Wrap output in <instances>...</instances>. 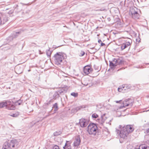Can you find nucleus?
Returning a JSON list of instances; mask_svg holds the SVG:
<instances>
[{
	"label": "nucleus",
	"mask_w": 149,
	"mask_h": 149,
	"mask_svg": "<svg viewBox=\"0 0 149 149\" xmlns=\"http://www.w3.org/2000/svg\"><path fill=\"white\" fill-rule=\"evenodd\" d=\"M98 116L96 114L94 113H93L92 115V118H97Z\"/></svg>",
	"instance_id": "nucleus-28"
},
{
	"label": "nucleus",
	"mask_w": 149,
	"mask_h": 149,
	"mask_svg": "<svg viewBox=\"0 0 149 149\" xmlns=\"http://www.w3.org/2000/svg\"><path fill=\"white\" fill-rule=\"evenodd\" d=\"M71 95L74 97H76L78 96V94L77 93H75L74 92H72L71 93Z\"/></svg>",
	"instance_id": "nucleus-27"
},
{
	"label": "nucleus",
	"mask_w": 149,
	"mask_h": 149,
	"mask_svg": "<svg viewBox=\"0 0 149 149\" xmlns=\"http://www.w3.org/2000/svg\"><path fill=\"white\" fill-rule=\"evenodd\" d=\"M105 117V114H104L101 116V118L97 120L98 122L101 125H102L106 119Z\"/></svg>",
	"instance_id": "nucleus-13"
},
{
	"label": "nucleus",
	"mask_w": 149,
	"mask_h": 149,
	"mask_svg": "<svg viewBox=\"0 0 149 149\" xmlns=\"http://www.w3.org/2000/svg\"><path fill=\"white\" fill-rule=\"evenodd\" d=\"M53 58L56 63L57 65L60 64L64 59V57L62 53L61 52H57L54 55Z\"/></svg>",
	"instance_id": "nucleus-4"
},
{
	"label": "nucleus",
	"mask_w": 149,
	"mask_h": 149,
	"mask_svg": "<svg viewBox=\"0 0 149 149\" xmlns=\"http://www.w3.org/2000/svg\"><path fill=\"white\" fill-rule=\"evenodd\" d=\"M94 68L95 70H98V72L100 71L101 69V68L99 69L98 66L96 65H94Z\"/></svg>",
	"instance_id": "nucleus-24"
},
{
	"label": "nucleus",
	"mask_w": 149,
	"mask_h": 149,
	"mask_svg": "<svg viewBox=\"0 0 149 149\" xmlns=\"http://www.w3.org/2000/svg\"><path fill=\"white\" fill-rule=\"evenodd\" d=\"M121 101V100H119V101H116V102L117 103H118L119 102H120Z\"/></svg>",
	"instance_id": "nucleus-41"
},
{
	"label": "nucleus",
	"mask_w": 149,
	"mask_h": 149,
	"mask_svg": "<svg viewBox=\"0 0 149 149\" xmlns=\"http://www.w3.org/2000/svg\"><path fill=\"white\" fill-rule=\"evenodd\" d=\"M134 149H140V148H135Z\"/></svg>",
	"instance_id": "nucleus-49"
},
{
	"label": "nucleus",
	"mask_w": 149,
	"mask_h": 149,
	"mask_svg": "<svg viewBox=\"0 0 149 149\" xmlns=\"http://www.w3.org/2000/svg\"><path fill=\"white\" fill-rule=\"evenodd\" d=\"M123 68H120V69H118V71L120 70H122V69Z\"/></svg>",
	"instance_id": "nucleus-44"
},
{
	"label": "nucleus",
	"mask_w": 149,
	"mask_h": 149,
	"mask_svg": "<svg viewBox=\"0 0 149 149\" xmlns=\"http://www.w3.org/2000/svg\"><path fill=\"white\" fill-rule=\"evenodd\" d=\"M122 88L124 90H128L132 88L131 86L127 84L123 85H122Z\"/></svg>",
	"instance_id": "nucleus-15"
},
{
	"label": "nucleus",
	"mask_w": 149,
	"mask_h": 149,
	"mask_svg": "<svg viewBox=\"0 0 149 149\" xmlns=\"http://www.w3.org/2000/svg\"><path fill=\"white\" fill-rule=\"evenodd\" d=\"M52 108L54 109V111H57L58 109L57 103H56L54 104L53 105Z\"/></svg>",
	"instance_id": "nucleus-19"
},
{
	"label": "nucleus",
	"mask_w": 149,
	"mask_h": 149,
	"mask_svg": "<svg viewBox=\"0 0 149 149\" xmlns=\"http://www.w3.org/2000/svg\"><path fill=\"white\" fill-rule=\"evenodd\" d=\"M4 107H6V109L9 110H14L15 108L13 102H11L6 101L0 102V108H2Z\"/></svg>",
	"instance_id": "nucleus-3"
},
{
	"label": "nucleus",
	"mask_w": 149,
	"mask_h": 149,
	"mask_svg": "<svg viewBox=\"0 0 149 149\" xmlns=\"http://www.w3.org/2000/svg\"><path fill=\"white\" fill-rule=\"evenodd\" d=\"M17 141L16 140H12L10 143L7 142H6L3 146V149H10L11 146L14 147Z\"/></svg>",
	"instance_id": "nucleus-7"
},
{
	"label": "nucleus",
	"mask_w": 149,
	"mask_h": 149,
	"mask_svg": "<svg viewBox=\"0 0 149 149\" xmlns=\"http://www.w3.org/2000/svg\"><path fill=\"white\" fill-rule=\"evenodd\" d=\"M148 147V146L145 144L141 145L140 146L142 149H146Z\"/></svg>",
	"instance_id": "nucleus-29"
},
{
	"label": "nucleus",
	"mask_w": 149,
	"mask_h": 149,
	"mask_svg": "<svg viewBox=\"0 0 149 149\" xmlns=\"http://www.w3.org/2000/svg\"><path fill=\"white\" fill-rule=\"evenodd\" d=\"M108 19L109 20V21H110V18H108Z\"/></svg>",
	"instance_id": "nucleus-45"
},
{
	"label": "nucleus",
	"mask_w": 149,
	"mask_h": 149,
	"mask_svg": "<svg viewBox=\"0 0 149 149\" xmlns=\"http://www.w3.org/2000/svg\"><path fill=\"white\" fill-rule=\"evenodd\" d=\"M109 66L111 69H113L116 66V65L114 64L112 61H109Z\"/></svg>",
	"instance_id": "nucleus-17"
},
{
	"label": "nucleus",
	"mask_w": 149,
	"mask_h": 149,
	"mask_svg": "<svg viewBox=\"0 0 149 149\" xmlns=\"http://www.w3.org/2000/svg\"><path fill=\"white\" fill-rule=\"evenodd\" d=\"M52 53V51L50 50L49 49L46 51V54L48 57L49 58Z\"/></svg>",
	"instance_id": "nucleus-21"
},
{
	"label": "nucleus",
	"mask_w": 149,
	"mask_h": 149,
	"mask_svg": "<svg viewBox=\"0 0 149 149\" xmlns=\"http://www.w3.org/2000/svg\"><path fill=\"white\" fill-rule=\"evenodd\" d=\"M105 45V44L104 43L101 42V46H103Z\"/></svg>",
	"instance_id": "nucleus-37"
},
{
	"label": "nucleus",
	"mask_w": 149,
	"mask_h": 149,
	"mask_svg": "<svg viewBox=\"0 0 149 149\" xmlns=\"http://www.w3.org/2000/svg\"><path fill=\"white\" fill-rule=\"evenodd\" d=\"M139 12H140L139 9L135 7H132L130 8L129 13L133 18L134 19H138L140 17Z\"/></svg>",
	"instance_id": "nucleus-2"
},
{
	"label": "nucleus",
	"mask_w": 149,
	"mask_h": 149,
	"mask_svg": "<svg viewBox=\"0 0 149 149\" xmlns=\"http://www.w3.org/2000/svg\"><path fill=\"white\" fill-rule=\"evenodd\" d=\"M89 123V120L87 119L82 118L80 119L79 123L82 127H86Z\"/></svg>",
	"instance_id": "nucleus-9"
},
{
	"label": "nucleus",
	"mask_w": 149,
	"mask_h": 149,
	"mask_svg": "<svg viewBox=\"0 0 149 149\" xmlns=\"http://www.w3.org/2000/svg\"><path fill=\"white\" fill-rule=\"evenodd\" d=\"M80 142V136L79 135H77L75 137V141L74 143V146H77L79 145Z\"/></svg>",
	"instance_id": "nucleus-12"
},
{
	"label": "nucleus",
	"mask_w": 149,
	"mask_h": 149,
	"mask_svg": "<svg viewBox=\"0 0 149 149\" xmlns=\"http://www.w3.org/2000/svg\"><path fill=\"white\" fill-rule=\"evenodd\" d=\"M87 129V131L89 134L93 136L96 135L98 131L96 124L94 123L89 124Z\"/></svg>",
	"instance_id": "nucleus-1"
},
{
	"label": "nucleus",
	"mask_w": 149,
	"mask_h": 149,
	"mask_svg": "<svg viewBox=\"0 0 149 149\" xmlns=\"http://www.w3.org/2000/svg\"><path fill=\"white\" fill-rule=\"evenodd\" d=\"M22 101L20 100H19L18 101V104L20 105V103L22 102Z\"/></svg>",
	"instance_id": "nucleus-38"
},
{
	"label": "nucleus",
	"mask_w": 149,
	"mask_h": 149,
	"mask_svg": "<svg viewBox=\"0 0 149 149\" xmlns=\"http://www.w3.org/2000/svg\"><path fill=\"white\" fill-rule=\"evenodd\" d=\"M79 55L80 56H84L85 54V52L81 50L80 51H79Z\"/></svg>",
	"instance_id": "nucleus-23"
},
{
	"label": "nucleus",
	"mask_w": 149,
	"mask_h": 149,
	"mask_svg": "<svg viewBox=\"0 0 149 149\" xmlns=\"http://www.w3.org/2000/svg\"><path fill=\"white\" fill-rule=\"evenodd\" d=\"M68 90L67 88H59L58 90L54 92L53 96L54 100H56L60 97V95H62L64 93H66Z\"/></svg>",
	"instance_id": "nucleus-5"
},
{
	"label": "nucleus",
	"mask_w": 149,
	"mask_h": 149,
	"mask_svg": "<svg viewBox=\"0 0 149 149\" xmlns=\"http://www.w3.org/2000/svg\"><path fill=\"white\" fill-rule=\"evenodd\" d=\"M15 9L16 10H18V11H20L22 10L21 7L19 6L18 5H16V7H15Z\"/></svg>",
	"instance_id": "nucleus-25"
},
{
	"label": "nucleus",
	"mask_w": 149,
	"mask_h": 149,
	"mask_svg": "<svg viewBox=\"0 0 149 149\" xmlns=\"http://www.w3.org/2000/svg\"><path fill=\"white\" fill-rule=\"evenodd\" d=\"M136 40L137 41L139 42L140 41V40H138L137 39H136Z\"/></svg>",
	"instance_id": "nucleus-43"
},
{
	"label": "nucleus",
	"mask_w": 149,
	"mask_h": 149,
	"mask_svg": "<svg viewBox=\"0 0 149 149\" xmlns=\"http://www.w3.org/2000/svg\"><path fill=\"white\" fill-rule=\"evenodd\" d=\"M145 133L146 134L148 135H149V128L146 130L145 131Z\"/></svg>",
	"instance_id": "nucleus-35"
},
{
	"label": "nucleus",
	"mask_w": 149,
	"mask_h": 149,
	"mask_svg": "<svg viewBox=\"0 0 149 149\" xmlns=\"http://www.w3.org/2000/svg\"><path fill=\"white\" fill-rule=\"evenodd\" d=\"M20 33V32H17L14 33L13 35L12 36L13 38H17V37L18 36L17 34H19Z\"/></svg>",
	"instance_id": "nucleus-20"
},
{
	"label": "nucleus",
	"mask_w": 149,
	"mask_h": 149,
	"mask_svg": "<svg viewBox=\"0 0 149 149\" xmlns=\"http://www.w3.org/2000/svg\"><path fill=\"white\" fill-rule=\"evenodd\" d=\"M130 100V99H126L125 101L126 102L128 101H129V100Z\"/></svg>",
	"instance_id": "nucleus-42"
},
{
	"label": "nucleus",
	"mask_w": 149,
	"mask_h": 149,
	"mask_svg": "<svg viewBox=\"0 0 149 149\" xmlns=\"http://www.w3.org/2000/svg\"><path fill=\"white\" fill-rule=\"evenodd\" d=\"M19 115V112H17V113H13L11 115V116L13 117H17Z\"/></svg>",
	"instance_id": "nucleus-26"
},
{
	"label": "nucleus",
	"mask_w": 149,
	"mask_h": 149,
	"mask_svg": "<svg viewBox=\"0 0 149 149\" xmlns=\"http://www.w3.org/2000/svg\"><path fill=\"white\" fill-rule=\"evenodd\" d=\"M123 90H124L122 88V86H121L119 87L118 88V91L119 92H121Z\"/></svg>",
	"instance_id": "nucleus-33"
},
{
	"label": "nucleus",
	"mask_w": 149,
	"mask_h": 149,
	"mask_svg": "<svg viewBox=\"0 0 149 149\" xmlns=\"http://www.w3.org/2000/svg\"><path fill=\"white\" fill-rule=\"evenodd\" d=\"M123 127L124 128L125 130L128 132V134L132 132L134 130V128L133 125H128L126 126H124Z\"/></svg>",
	"instance_id": "nucleus-10"
},
{
	"label": "nucleus",
	"mask_w": 149,
	"mask_h": 149,
	"mask_svg": "<svg viewBox=\"0 0 149 149\" xmlns=\"http://www.w3.org/2000/svg\"><path fill=\"white\" fill-rule=\"evenodd\" d=\"M98 42L99 43H100V42H102V41L101 40H98Z\"/></svg>",
	"instance_id": "nucleus-40"
},
{
	"label": "nucleus",
	"mask_w": 149,
	"mask_h": 149,
	"mask_svg": "<svg viewBox=\"0 0 149 149\" xmlns=\"http://www.w3.org/2000/svg\"><path fill=\"white\" fill-rule=\"evenodd\" d=\"M66 142H67L65 143V146L63 148V149H71L70 144L67 143L68 141H67Z\"/></svg>",
	"instance_id": "nucleus-16"
},
{
	"label": "nucleus",
	"mask_w": 149,
	"mask_h": 149,
	"mask_svg": "<svg viewBox=\"0 0 149 149\" xmlns=\"http://www.w3.org/2000/svg\"><path fill=\"white\" fill-rule=\"evenodd\" d=\"M124 44H125V45L127 47L129 46L131 44V43L130 42H127L125 43H124Z\"/></svg>",
	"instance_id": "nucleus-31"
},
{
	"label": "nucleus",
	"mask_w": 149,
	"mask_h": 149,
	"mask_svg": "<svg viewBox=\"0 0 149 149\" xmlns=\"http://www.w3.org/2000/svg\"><path fill=\"white\" fill-rule=\"evenodd\" d=\"M126 48L127 47L125 45V44H124V43H123L121 46V49L122 50H123Z\"/></svg>",
	"instance_id": "nucleus-30"
},
{
	"label": "nucleus",
	"mask_w": 149,
	"mask_h": 149,
	"mask_svg": "<svg viewBox=\"0 0 149 149\" xmlns=\"http://www.w3.org/2000/svg\"><path fill=\"white\" fill-rule=\"evenodd\" d=\"M117 62V65H122L124 64V61L121 58H119L117 59V61H116Z\"/></svg>",
	"instance_id": "nucleus-14"
},
{
	"label": "nucleus",
	"mask_w": 149,
	"mask_h": 149,
	"mask_svg": "<svg viewBox=\"0 0 149 149\" xmlns=\"http://www.w3.org/2000/svg\"><path fill=\"white\" fill-rule=\"evenodd\" d=\"M61 133V132L60 131H59L58 132L56 131L54 133V135L55 136H58L60 135Z\"/></svg>",
	"instance_id": "nucleus-22"
},
{
	"label": "nucleus",
	"mask_w": 149,
	"mask_h": 149,
	"mask_svg": "<svg viewBox=\"0 0 149 149\" xmlns=\"http://www.w3.org/2000/svg\"><path fill=\"white\" fill-rule=\"evenodd\" d=\"M81 108H82V107H78L76 108V109L77 111H78L80 110Z\"/></svg>",
	"instance_id": "nucleus-36"
},
{
	"label": "nucleus",
	"mask_w": 149,
	"mask_h": 149,
	"mask_svg": "<svg viewBox=\"0 0 149 149\" xmlns=\"http://www.w3.org/2000/svg\"><path fill=\"white\" fill-rule=\"evenodd\" d=\"M39 53H40V54H41V51L40 50H39Z\"/></svg>",
	"instance_id": "nucleus-46"
},
{
	"label": "nucleus",
	"mask_w": 149,
	"mask_h": 149,
	"mask_svg": "<svg viewBox=\"0 0 149 149\" xmlns=\"http://www.w3.org/2000/svg\"><path fill=\"white\" fill-rule=\"evenodd\" d=\"M59 46H59L57 47H55V48H58V47H59Z\"/></svg>",
	"instance_id": "nucleus-48"
},
{
	"label": "nucleus",
	"mask_w": 149,
	"mask_h": 149,
	"mask_svg": "<svg viewBox=\"0 0 149 149\" xmlns=\"http://www.w3.org/2000/svg\"><path fill=\"white\" fill-rule=\"evenodd\" d=\"M20 69V67L19 66H16L15 68V71L16 73L17 74H20L22 72V71H19V69Z\"/></svg>",
	"instance_id": "nucleus-18"
},
{
	"label": "nucleus",
	"mask_w": 149,
	"mask_h": 149,
	"mask_svg": "<svg viewBox=\"0 0 149 149\" xmlns=\"http://www.w3.org/2000/svg\"><path fill=\"white\" fill-rule=\"evenodd\" d=\"M119 127L120 130H117L116 132L118 134L119 133V135L120 138L123 139H126L128 134V132L125 131L124 128L122 125H120Z\"/></svg>",
	"instance_id": "nucleus-6"
},
{
	"label": "nucleus",
	"mask_w": 149,
	"mask_h": 149,
	"mask_svg": "<svg viewBox=\"0 0 149 149\" xmlns=\"http://www.w3.org/2000/svg\"><path fill=\"white\" fill-rule=\"evenodd\" d=\"M116 61H117V59L114 58L113 60V63H114V64L115 65H116V66L117 65V62Z\"/></svg>",
	"instance_id": "nucleus-34"
},
{
	"label": "nucleus",
	"mask_w": 149,
	"mask_h": 149,
	"mask_svg": "<svg viewBox=\"0 0 149 149\" xmlns=\"http://www.w3.org/2000/svg\"><path fill=\"white\" fill-rule=\"evenodd\" d=\"M87 85H88V84H84V85H85V86H86Z\"/></svg>",
	"instance_id": "nucleus-47"
},
{
	"label": "nucleus",
	"mask_w": 149,
	"mask_h": 149,
	"mask_svg": "<svg viewBox=\"0 0 149 149\" xmlns=\"http://www.w3.org/2000/svg\"><path fill=\"white\" fill-rule=\"evenodd\" d=\"M52 149H60V148L58 146L55 145L53 147Z\"/></svg>",
	"instance_id": "nucleus-32"
},
{
	"label": "nucleus",
	"mask_w": 149,
	"mask_h": 149,
	"mask_svg": "<svg viewBox=\"0 0 149 149\" xmlns=\"http://www.w3.org/2000/svg\"><path fill=\"white\" fill-rule=\"evenodd\" d=\"M132 103V102H129V103H127V104L126 105V106H128L129 105V104H130V103Z\"/></svg>",
	"instance_id": "nucleus-39"
},
{
	"label": "nucleus",
	"mask_w": 149,
	"mask_h": 149,
	"mask_svg": "<svg viewBox=\"0 0 149 149\" xmlns=\"http://www.w3.org/2000/svg\"><path fill=\"white\" fill-rule=\"evenodd\" d=\"M93 70L89 65H86L84 67V72L85 74L88 75L92 72Z\"/></svg>",
	"instance_id": "nucleus-11"
},
{
	"label": "nucleus",
	"mask_w": 149,
	"mask_h": 149,
	"mask_svg": "<svg viewBox=\"0 0 149 149\" xmlns=\"http://www.w3.org/2000/svg\"><path fill=\"white\" fill-rule=\"evenodd\" d=\"M10 15L9 14L3 13L2 14L0 17L1 21V24H4L8 20L9 17Z\"/></svg>",
	"instance_id": "nucleus-8"
}]
</instances>
